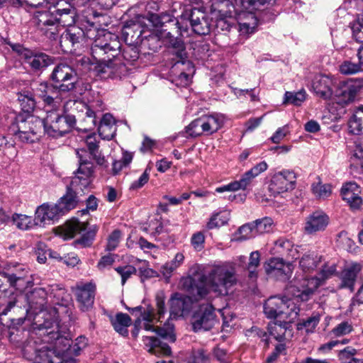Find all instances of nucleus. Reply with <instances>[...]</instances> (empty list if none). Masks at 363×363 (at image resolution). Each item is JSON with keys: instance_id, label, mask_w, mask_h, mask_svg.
Listing matches in <instances>:
<instances>
[{"instance_id": "28", "label": "nucleus", "mask_w": 363, "mask_h": 363, "mask_svg": "<svg viewBox=\"0 0 363 363\" xmlns=\"http://www.w3.org/2000/svg\"><path fill=\"white\" fill-rule=\"evenodd\" d=\"M357 86L352 82H344L335 91L337 103L344 106L352 102L357 94Z\"/></svg>"}, {"instance_id": "13", "label": "nucleus", "mask_w": 363, "mask_h": 363, "mask_svg": "<svg viewBox=\"0 0 363 363\" xmlns=\"http://www.w3.org/2000/svg\"><path fill=\"white\" fill-rule=\"evenodd\" d=\"M295 185V173L293 171L284 169L272 175L268 189L274 196H277L293 190Z\"/></svg>"}, {"instance_id": "56", "label": "nucleus", "mask_w": 363, "mask_h": 363, "mask_svg": "<svg viewBox=\"0 0 363 363\" xmlns=\"http://www.w3.org/2000/svg\"><path fill=\"white\" fill-rule=\"evenodd\" d=\"M115 269L121 276V281L123 285L132 274H134L136 272V269L132 265L118 267Z\"/></svg>"}, {"instance_id": "21", "label": "nucleus", "mask_w": 363, "mask_h": 363, "mask_svg": "<svg viewBox=\"0 0 363 363\" xmlns=\"http://www.w3.org/2000/svg\"><path fill=\"white\" fill-rule=\"evenodd\" d=\"M329 223L328 216L323 211H315L310 214L305 221L304 230L308 235L323 231Z\"/></svg>"}, {"instance_id": "51", "label": "nucleus", "mask_w": 363, "mask_h": 363, "mask_svg": "<svg viewBox=\"0 0 363 363\" xmlns=\"http://www.w3.org/2000/svg\"><path fill=\"white\" fill-rule=\"evenodd\" d=\"M352 32L353 38L359 43H363V12L358 16L357 20L352 23Z\"/></svg>"}, {"instance_id": "39", "label": "nucleus", "mask_w": 363, "mask_h": 363, "mask_svg": "<svg viewBox=\"0 0 363 363\" xmlns=\"http://www.w3.org/2000/svg\"><path fill=\"white\" fill-rule=\"evenodd\" d=\"M115 330L123 336L128 334V328L131 324V318L126 313H117L115 318L111 321Z\"/></svg>"}, {"instance_id": "26", "label": "nucleus", "mask_w": 363, "mask_h": 363, "mask_svg": "<svg viewBox=\"0 0 363 363\" xmlns=\"http://www.w3.org/2000/svg\"><path fill=\"white\" fill-rule=\"evenodd\" d=\"M157 321L144 322L142 328L146 331L156 333L163 339L174 342L176 340L174 325L170 323L169 319L164 324L163 327H156L155 323Z\"/></svg>"}, {"instance_id": "63", "label": "nucleus", "mask_w": 363, "mask_h": 363, "mask_svg": "<svg viewBox=\"0 0 363 363\" xmlns=\"http://www.w3.org/2000/svg\"><path fill=\"white\" fill-rule=\"evenodd\" d=\"M150 174L146 169L136 181H134L130 186V189H138L143 187L149 180Z\"/></svg>"}, {"instance_id": "29", "label": "nucleus", "mask_w": 363, "mask_h": 363, "mask_svg": "<svg viewBox=\"0 0 363 363\" xmlns=\"http://www.w3.org/2000/svg\"><path fill=\"white\" fill-rule=\"evenodd\" d=\"M359 187L355 182L345 184L341 190L342 199L346 201L352 208H358L362 203V199L359 196Z\"/></svg>"}, {"instance_id": "45", "label": "nucleus", "mask_w": 363, "mask_h": 363, "mask_svg": "<svg viewBox=\"0 0 363 363\" xmlns=\"http://www.w3.org/2000/svg\"><path fill=\"white\" fill-rule=\"evenodd\" d=\"M320 322L319 315H313L309 317L306 320H303L297 324V330L303 331L306 334L313 333L315 331L316 326Z\"/></svg>"}, {"instance_id": "34", "label": "nucleus", "mask_w": 363, "mask_h": 363, "mask_svg": "<svg viewBox=\"0 0 363 363\" xmlns=\"http://www.w3.org/2000/svg\"><path fill=\"white\" fill-rule=\"evenodd\" d=\"M143 342L145 348L150 353H156L160 351L166 356L171 354L170 347L167 344H162L155 336L144 335L143 337Z\"/></svg>"}, {"instance_id": "58", "label": "nucleus", "mask_w": 363, "mask_h": 363, "mask_svg": "<svg viewBox=\"0 0 363 363\" xmlns=\"http://www.w3.org/2000/svg\"><path fill=\"white\" fill-rule=\"evenodd\" d=\"M121 233L120 230H114L108 238L106 250L108 251L114 250L120 242Z\"/></svg>"}, {"instance_id": "36", "label": "nucleus", "mask_w": 363, "mask_h": 363, "mask_svg": "<svg viewBox=\"0 0 363 363\" xmlns=\"http://www.w3.org/2000/svg\"><path fill=\"white\" fill-rule=\"evenodd\" d=\"M348 129L354 135H363V105L358 106L348 121Z\"/></svg>"}, {"instance_id": "59", "label": "nucleus", "mask_w": 363, "mask_h": 363, "mask_svg": "<svg viewBox=\"0 0 363 363\" xmlns=\"http://www.w3.org/2000/svg\"><path fill=\"white\" fill-rule=\"evenodd\" d=\"M87 345V340L84 336L78 337L74 343L73 345H70V349L69 352L71 354H74V355H78L81 350L86 347Z\"/></svg>"}, {"instance_id": "15", "label": "nucleus", "mask_w": 363, "mask_h": 363, "mask_svg": "<svg viewBox=\"0 0 363 363\" xmlns=\"http://www.w3.org/2000/svg\"><path fill=\"white\" fill-rule=\"evenodd\" d=\"M264 268L268 276L283 281L289 279L294 269L292 264L277 257L269 259L264 263Z\"/></svg>"}, {"instance_id": "52", "label": "nucleus", "mask_w": 363, "mask_h": 363, "mask_svg": "<svg viewBox=\"0 0 363 363\" xmlns=\"http://www.w3.org/2000/svg\"><path fill=\"white\" fill-rule=\"evenodd\" d=\"M362 65L359 61V63H354L346 60L340 65V72L344 74H354L362 70Z\"/></svg>"}, {"instance_id": "6", "label": "nucleus", "mask_w": 363, "mask_h": 363, "mask_svg": "<svg viewBox=\"0 0 363 363\" xmlns=\"http://www.w3.org/2000/svg\"><path fill=\"white\" fill-rule=\"evenodd\" d=\"M264 312L268 318L276 320L269 327L270 334L277 340H281L290 324L298 316L299 308L290 298L274 296L266 301Z\"/></svg>"}, {"instance_id": "2", "label": "nucleus", "mask_w": 363, "mask_h": 363, "mask_svg": "<svg viewBox=\"0 0 363 363\" xmlns=\"http://www.w3.org/2000/svg\"><path fill=\"white\" fill-rule=\"evenodd\" d=\"M84 38L94 40L91 54L95 57H101V54L110 51L113 56L118 52L120 41L118 37L105 29L98 28L85 17L80 20L79 26L65 29L60 35V45L64 52H71Z\"/></svg>"}, {"instance_id": "31", "label": "nucleus", "mask_w": 363, "mask_h": 363, "mask_svg": "<svg viewBox=\"0 0 363 363\" xmlns=\"http://www.w3.org/2000/svg\"><path fill=\"white\" fill-rule=\"evenodd\" d=\"M255 178L248 172H245L239 180L230 182L227 185H224L216 189L217 193H223L225 191H236L238 190H246L251 186Z\"/></svg>"}, {"instance_id": "32", "label": "nucleus", "mask_w": 363, "mask_h": 363, "mask_svg": "<svg viewBox=\"0 0 363 363\" xmlns=\"http://www.w3.org/2000/svg\"><path fill=\"white\" fill-rule=\"evenodd\" d=\"M205 135H209L222 128L223 125L225 118L223 114L214 113L210 115L201 116Z\"/></svg>"}, {"instance_id": "33", "label": "nucleus", "mask_w": 363, "mask_h": 363, "mask_svg": "<svg viewBox=\"0 0 363 363\" xmlns=\"http://www.w3.org/2000/svg\"><path fill=\"white\" fill-rule=\"evenodd\" d=\"M157 314L154 313L153 308L148 306L144 309L141 315V321H157L162 322L161 319L164 317L166 309L164 306V299L163 297L157 296L156 298Z\"/></svg>"}, {"instance_id": "44", "label": "nucleus", "mask_w": 363, "mask_h": 363, "mask_svg": "<svg viewBox=\"0 0 363 363\" xmlns=\"http://www.w3.org/2000/svg\"><path fill=\"white\" fill-rule=\"evenodd\" d=\"M311 190L315 196L320 199H327L332 194L331 185L329 184H323L320 181L312 184Z\"/></svg>"}, {"instance_id": "60", "label": "nucleus", "mask_w": 363, "mask_h": 363, "mask_svg": "<svg viewBox=\"0 0 363 363\" xmlns=\"http://www.w3.org/2000/svg\"><path fill=\"white\" fill-rule=\"evenodd\" d=\"M352 330V325L347 321H344L333 329V333L335 336H342L349 334Z\"/></svg>"}, {"instance_id": "18", "label": "nucleus", "mask_w": 363, "mask_h": 363, "mask_svg": "<svg viewBox=\"0 0 363 363\" xmlns=\"http://www.w3.org/2000/svg\"><path fill=\"white\" fill-rule=\"evenodd\" d=\"M18 52L23 63L28 65L33 71L41 70L52 63V59L45 53L22 48Z\"/></svg>"}, {"instance_id": "10", "label": "nucleus", "mask_w": 363, "mask_h": 363, "mask_svg": "<svg viewBox=\"0 0 363 363\" xmlns=\"http://www.w3.org/2000/svg\"><path fill=\"white\" fill-rule=\"evenodd\" d=\"M96 230V227H94L92 230H86V223L74 218L67 221L62 227V236L65 240H68L73 238L78 234H82L79 239L74 241V243L82 247H88L91 244Z\"/></svg>"}, {"instance_id": "47", "label": "nucleus", "mask_w": 363, "mask_h": 363, "mask_svg": "<svg viewBox=\"0 0 363 363\" xmlns=\"http://www.w3.org/2000/svg\"><path fill=\"white\" fill-rule=\"evenodd\" d=\"M257 235L269 233L272 230L273 220L271 218L265 217L262 219H257L252 222Z\"/></svg>"}, {"instance_id": "14", "label": "nucleus", "mask_w": 363, "mask_h": 363, "mask_svg": "<svg viewBox=\"0 0 363 363\" xmlns=\"http://www.w3.org/2000/svg\"><path fill=\"white\" fill-rule=\"evenodd\" d=\"M212 18H216V26L222 30H228L233 23L231 17L234 9L230 0L216 1L212 4Z\"/></svg>"}, {"instance_id": "50", "label": "nucleus", "mask_w": 363, "mask_h": 363, "mask_svg": "<svg viewBox=\"0 0 363 363\" xmlns=\"http://www.w3.org/2000/svg\"><path fill=\"white\" fill-rule=\"evenodd\" d=\"M186 133L191 137H198L203 134L205 135L201 117L195 119L186 127Z\"/></svg>"}, {"instance_id": "12", "label": "nucleus", "mask_w": 363, "mask_h": 363, "mask_svg": "<svg viewBox=\"0 0 363 363\" xmlns=\"http://www.w3.org/2000/svg\"><path fill=\"white\" fill-rule=\"evenodd\" d=\"M191 323L195 332L211 329L216 323L215 308L213 305L210 303L200 304L194 311Z\"/></svg>"}, {"instance_id": "1", "label": "nucleus", "mask_w": 363, "mask_h": 363, "mask_svg": "<svg viewBox=\"0 0 363 363\" xmlns=\"http://www.w3.org/2000/svg\"><path fill=\"white\" fill-rule=\"evenodd\" d=\"M74 125L73 116H62L56 110L48 109V115L43 120L35 116H16L11 126V131L16 140L33 143L39 140L43 130L49 136L58 138L69 133Z\"/></svg>"}, {"instance_id": "62", "label": "nucleus", "mask_w": 363, "mask_h": 363, "mask_svg": "<svg viewBox=\"0 0 363 363\" xmlns=\"http://www.w3.org/2000/svg\"><path fill=\"white\" fill-rule=\"evenodd\" d=\"M289 130L288 125L279 128L274 135L271 137V140L274 143H279L288 134Z\"/></svg>"}, {"instance_id": "35", "label": "nucleus", "mask_w": 363, "mask_h": 363, "mask_svg": "<svg viewBox=\"0 0 363 363\" xmlns=\"http://www.w3.org/2000/svg\"><path fill=\"white\" fill-rule=\"evenodd\" d=\"M116 131L113 117L108 113L104 114L99 126V135L104 138L111 140Z\"/></svg>"}, {"instance_id": "9", "label": "nucleus", "mask_w": 363, "mask_h": 363, "mask_svg": "<svg viewBox=\"0 0 363 363\" xmlns=\"http://www.w3.org/2000/svg\"><path fill=\"white\" fill-rule=\"evenodd\" d=\"M121 44L118 48V52L113 56L110 52L101 54V57H95L92 55L96 62H90L89 57H82L79 62L82 65H94V69L103 78L121 77L126 73V67L118 61L116 58L121 53Z\"/></svg>"}, {"instance_id": "38", "label": "nucleus", "mask_w": 363, "mask_h": 363, "mask_svg": "<svg viewBox=\"0 0 363 363\" xmlns=\"http://www.w3.org/2000/svg\"><path fill=\"white\" fill-rule=\"evenodd\" d=\"M184 261V255L182 252H177L172 260L166 262L162 266L160 272L168 281L172 273L178 269Z\"/></svg>"}, {"instance_id": "49", "label": "nucleus", "mask_w": 363, "mask_h": 363, "mask_svg": "<svg viewBox=\"0 0 363 363\" xmlns=\"http://www.w3.org/2000/svg\"><path fill=\"white\" fill-rule=\"evenodd\" d=\"M52 354L53 352L47 347H42L36 350L33 362V363H53L51 359Z\"/></svg>"}, {"instance_id": "20", "label": "nucleus", "mask_w": 363, "mask_h": 363, "mask_svg": "<svg viewBox=\"0 0 363 363\" xmlns=\"http://www.w3.org/2000/svg\"><path fill=\"white\" fill-rule=\"evenodd\" d=\"M336 79L326 74L316 75L313 81V89L319 97L327 100L333 95V86L336 84Z\"/></svg>"}, {"instance_id": "57", "label": "nucleus", "mask_w": 363, "mask_h": 363, "mask_svg": "<svg viewBox=\"0 0 363 363\" xmlns=\"http://www.w3.org/2000/svg\"><path fill=\"white\" fill-rule=\"evenodd\" d=\"M205 235L202 232L194 233L191 238V244L194 249L201 251L204 247Z\"/></svg>"}, {"instance_id": "3", "label": "nucleus", "mask_w": 363, "mask_h": 363, "mask_svg": "<svg viewBox=\"0 0 363 363\" xmlns=\"http://www.w3.org/2000/svg\"><path fill=\"white\" fill-rule=\"evenodd\" d=\"M235 269L233 264L225 262L216 265L208 277L200 272V267L194 265L189 269V274L181 278L180 287L194 297H203L208 293V286L220 295H227L228 289L236 283Z\"/></svg>"}, {"instance_id": "46", "label": "nucleus", "mask_w": 363, "mask_h": 363, "mask_svg": "<svg viewBox=\"0 0 363 363\" xmlns=\"http://www.w3.org/2000/svg\"><path fill=\"white\" fill-rule=\"evenodd\" d=\"M18 101L21 106V109L26 113L33 111L35 106V101L33 94L29 91L21 93L18 96Z\"/></svg>"}, {"instance_id": "8", "label": "nucleus", "mask_w": 363, "mask_h": 363, "mask_svg": "<svg viewBox=\"0 0 363 363\" xmlns=\"http://www.w3.org/2000/svg\"><path fill=\"white\" fill-rule=\"evenodd\" d=\"M336 272L335 264L324 265L315 277L308 278L307 276L298 275L295 277L291 286L294 296L301 301H308L315 289L326 279L330 278Z\"/></svg>"}, {"instance_id": "11", "label": "nucleus", "mask_w": 363, "mask_h": 363, "mask_svg": "<svg viewBox=\"0 0 363 363\" xmlns=\"http://www.w3.org/2000/svg\"><path fill=\"white\" fill-rule=\"evenodd\" d=\"M32 21L38 29L50 39L55 40L58 37L59 28L54 9L36 11Z\"/></svg>"}, {"instance_id": "40", "label": "nucleus", "mask_w": 363, "mask_h": 363, "mask_svg": "<svg viewBox=\"0 0 363 363\" xmlns=\"http://www.w3.org/2000/svg\"><path fill=\"white\" fill-rule=\"evenodd\" d=\"M230 218V213L227 210L213 213L206 223V228L212 230L220 228L228 223Z\"/></svg>"}, {"instance_id": "64", "label": "nucleus", "mask_w": 363, "mask_h": 363, "mask_svg": "<svg viewBox=\"0 0 363 363\" xmlns=\"http://www.w3.org/2000/svg\"><path fill=\"white\" fill-rule=\"evenodd\" d=\"M268 168V164L265 161H262L259 163L253 166L248 172L256 178L260 174L265 172Z\"/></svg>"}, {"instance_id": "7", "label": "nucleus", "mask_w": 363, "mask_h": 363, "mask_svg": "<svg viewBox=\"0 0 363 363\" xmlns=\"http://www.w3.org/2000/svg\"><path fill=\"white\" fill-rule=\"evenodd\" d=\"M77 154L80 159V166L72 177L66 194L56 203L62 215L76 208L79 201V195H82L91 182L93 166L86 160H84L79 151H77Z\"/></svg>"}, {"instance_id": "22", "label": "nucleus", "mask_w": 363, "mask_h": 363, "mask_svg": "<svg viewBox=\"0 0 363 363\" xmlns=\"http://www.w3.org/2000/svg\"><path fill=\"white\" fill-rule=\"evenodd\" d=\"M299 267L305 273L313 272L321 262V256L316 252L301 247L298 253Z\"/></svg>"}, {"instance_id": "23", "label": "nucleus", "mask_w": 363, "mask_h": 363, "mask_svg": "<svg viewBox=\"0 0 363 363\" xmlns=\"http://www.w3.org/2000/svg\"><path fill=\"white\" fill-rule=\"evenodd\" d=\"M170 318L187 315L192 307L189 297L179 294H174L170 301Z\"/></svg>"}, {"instance_id": "16", "label": "nucleus", "mask_w": 363, "mask_h": 363, "mask_svg": "<svg viewBox=\"0 0 363 363\" xmlns=\"http://www.w3.org/2000/svg\"><path fill=\"white\" fill-rule=\"evenodd\" d=\"M62 216L56 203H44L38 206L35 211L37 225L40 227L54 224Z\"/></svg>"}, {"instance_id": "61", "label": "nucleus", "mask_w": 363, "mask_h": 363, "mask_svg": "<svg viewBox=\"0 0 363 363\" xmlns=\"http://www.w3.org/2000/svg\"><path fill=\"white\" fill-rule=\"evenodd\" d=\"M187 363H210L208 357L202 350L193 352Z\"/></svg>"}, {"instance_id": "4", "label": "nucleus", "mask_w": 363, "mask_h": 363, "mask_svg": "<svg viewBox=\"0 0 363 363\" xmlns=\"http://www.w3.org/2000/svg\"><path fill=\"white\" fill-rule=\"evenodd\" d=\"M29 309L27 311L30 318L32 312L35 313L32 328L33 330L40 333V335L46 336L44 341L55 342V347L62 352H69L70 349V340L61 334L59 330V324L55 318V313L44 310L46 303V292L44 289H35L28 296Z\"/></svg>"}, {"instance_id": "54", "label": "nucleus", "mask_w": 363, "mask_h": 363, "mask_svg": "<svg viewBox=\"0 0 363 363\" xmlns=\"http://www.w3.org/2000/svg\"><path fill=\"white\" fill-rule=\"evenodd\" d=\"M238 23H242V24L247 25L248 26H257V19L253 13L242 12L239 13L238 16Z\"/></svg>"}, {"instance_id": "41", "label": "nucleus", "mask_w": 363, "mask_h": 363, "mask_svg": "<svg viewBox=\"0 0 363 363\" xmlns=\"http://www.w3.org/2000/svg\"><path fill=\"white\" fill-rule=\"evenodd\" d=\"M85 143L88 147L89 153L84 149H79L76 150V154L79 158L77 151L80 152V154L83 155L84 160H86L88 162L90 163L89 161V159L91 157V156H96V152H97L98 150V141L96 139V136L95 134H90L87 135L85 138ZM79 163L80 164V159H79ZM91 164L93 165V164L91 162Z\"/></svg>"}, {"instance_id": "24", "label": "nucleus", "mask_w": 363, "mask_h": 363, "mask_svg": "<svg viewBox=\"0 0 363 363\" xmlns=\"http://www.w3.org/2000/svg\"><path fill=\"white\" fill-rule=\"evenodd\" d=\"M301 247L294 245L290 240L281 238L275 241L272 252L284 256L287 259H298Z\"/></svg>"}, {"instance_id": "48", "label": "nucleus", "mask_w": 363, "mask_h": 363, "mask_svg": "<svg viewBox=\"0 0 363 363\" xmlns=\"http://www.w3.org/2000/svg\"><path fill=\"white\" fill-rule=\"evenodd\" d=\"M306 94L304 90L297 92L286 91L285 93L284 103L298 106L306 100Z\"/></svg>"}, {"instance_id": "53", "label": "nucleus", "mask_w": 363, "mask_h": 363, "mask_svg": "<svg viewBox=\"0 0 363 363\" xmlns=\"http://www.w3.org/2000/svg\"><path fill=\"white\" fill-rule=\"evenodd\" d=\"M0 149L2 150L4 155L13 160L18 155L16 147L13 144L8 143L5 137H0Z\"/></svg>"}, {"instance_id": "55", "label": "nucleus", "mask_w": 363, "mask_h": 363, "mask_svg": "<svg viewBox=\"0 0 363 363\" xmlns=\"http://www.w3.org/2000/svg\"><path fill=\"white\" fill-rule=\"evenodd\" d=\"M122 56L127 62H132L138 59L139 53L136 48L128 45L123 48Z\"/></svg>"}, {"instance_id": "19", "label": "nucleus", "mask_w": 363, "mask_h": 363, "mask_svg": "<svg viewBox=\"0 0 363 363\" xmlns=\"http://www.w3.org/2000/svg\"><path fill=\"white\" fill-rule=\"evenodd\" d=\"M95 291L96 286L92 283L80 284L76 286L74 294L81 310L85 311L92 307Z\"/></svg>"}, {"instance_id": "37", "label": "nucleus", "mask_w": 363, "mask_h": 363, "mask_svg": "<svg viewBox=\"0 0 363 363\" xmlns=\"http://www.w3.org/2000/svg\"><path fill=\"white\" fill-rule=\"evenodd\" d=\"M11 223L21 230H29L37 225L35 218L22 213H13L11 218Z\"/></svg>"}, {"instance_id": "30", "label": "nucleus", "mask_w": 363, "mask_h": 363, "mask_svg": "<svg viewBox=\"0 0 363 363\" xmlns=\"http://www.w3.org/2000/svg\"><path fill=\"white\" fill-rule=\"evenodd\" d=\"M53 9L55 15H57L59 33L65 26L68 28L73 26L72 24L75 22L77 14L76 10L73 6L69 4L66 8L56 9L54 7Z\"/></svg>"}, {"instance_id": "25", "label": "nucleus", "mask_w": 363, "mask_h": 363, "mask_svg": "<svg viewBox=\"0 0 363 363\" xmlns=\"http://www.w3.org/2000/svg\"><path fill=\"white\" fill-rule=\"evenodd\" d=\"M362 269V264L358 262H351L347 264L340 274L341 287L354 290L357 276Z\"/></svg>"}, {"instance_id": "43", "label": "nucleus", "mask_w": 363, "mask_h": 363, "mask_svg": "<svg viewBox=\"0 0 363 363\" xmlns=\"http://www.w3.org/2000/svg\"><path fill=\"white\" fill-rule=\"evenodd\" d=\"M260 257V253L257 250L252 252L250 255L247 270L248 272V277L252 281H255L258 277L257 269L259 266Z\"/></svg>"}, {"instance_id": "42", "label": "nucleus", "mask_w": 363, "mask_h": 363, "mask_svg": "<svg viewBox=\"0 0 363 363\" xmlns=\"http://www.w3.org/2000/svg\"><path fill=\"white\" fill-rule=\"evenodd\" d=\"M257 236L253 223H249L240 227L233 234V240L235 241H243Z\"/></svg>"}, {"instance_id": "27", "label": "nucleus", "mask_w": 363, "mask_h": 363, "mask_svg": "<svg viewBox=\"0 0 363 363\" xmlns=\"http://www.w3.org/2000/svg\"><path fill=\"white\" fill-rule=\"evenodd\" d=\"M169 48L170 52L173 55L175 56L173 58L175 60V62L172 67V72L175 67L179 64L185 65L187 63V65H191L189 61H187L186 59V52L185 50V46L184 42L179 38H174L173 37H169Z\"/></svg>"}, {"instance_id": "17", "label": "nucleus", "mask_w": 363, "mask_h": 363, "mask_svg": "<svg viewBox=\"0 0 363 363\" xmlns=\"http://www.w3.org/2000/svg\"><path fill=\"white\" fill-rule=\"evenodd\" d=\"M182 18L189 21L192 30L198 35H206L210 32V24L206 13L199 9L186 10Z\"/></svg>"}, {"instance_id": "5", "label": "nucleus", "mask_w": 363, "mask_h": 363, "mask_svg": "<svg viewBox=\"0 0 363 363\" xmlns=\"http://www.w3.org/2000/svg\"><path fill=\"white\" fill-rule=\"evenodd\" d=\"M51 79L55 84L51 85L47 82H41L33 88L35 94L42 98L48 109L57 111L62 102V94L73 91L76 88L78 77L76 72L66 64H60L56 66L51 74Z\"/></svg>"}]
</instances>
